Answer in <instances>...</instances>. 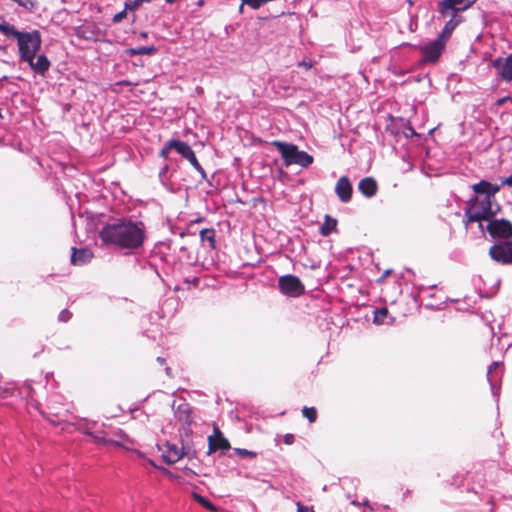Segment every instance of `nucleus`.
I'll list each match as a JSON object with an SVG mask.
<instances>
[{
  "instance_id": "obj_1",
  "label": "nucleus",
  "mask_w": 512,
  "mask_h": 512,
  "mask_svg": "<svg viewBox=\"0 0 512 512\" xmlns=\"http://www.w3.org/2000/svg\"><path fill=\"white\" fill-rule=\"evenodd\" d=\"M99 237L105 244L114 245L121 249L134 250L141 247L145 240L144 225L121 218L107 223L99 232Z\"/></svg>"
},
{
  "instance_id": "obj_2",
  "label": "nucleus",
  "mask_w": 512,
  "mask_h": 512,
  "mask_svg": "<svg viewBox=\"0 0 512 512\" xmlns=\"http://www.w3.org/2000/svg\"><path fill=\"white\" fill-rule=\"evenodd\" d=\"M486 230L492 238L500 239L488 251L490 258L501 265H512V223L507 219L488 221Z\"/></svg>"
},
{
  "instance_id": "obj_3",
  "label": "nucleus",
  "mask_w": 512,
  "mask_h": 512,
  "mask_svg": "<svg viewBox=\"0 0 512 512\" xmlns=\"http://www.w3.org/2000/svg\"><path fill=\"white\" fill-rule=\"evenodd\" d=\"M0 32L7 37H14L17 39L18 50L21 61H28L35 58L37 52L41 48V35L38 30L32 32H20L10 25L8 22L3 21L0 23Z\"/></svg>"
},
{
  "instance_id": "obj_4",
  "label": "nucleus",
  "mask_w": 512,
  "mask_h": 512,
  "mask_svg": "<svg viewBox=\"0 0 512 512\" xmlns=\"http://www.w3.org/2000/svg\"><path fill=\"white\" fill-rule=\"evenodd\" d=\"M272 145L281 154L286 167L299 165L303 168H307L314 161L312 155L308 154L306 151L299 150L298 146L295 144L275 140L272 142Z\"/></svg>"
},
{
  "instance_id": "obj_5",
  "label": "nucleus",
  "mask_w": 512,
  "mask_h": 512,
  "mask_svg": "<svg viewBox=\"0 0 512 512\" xmlns=\"http://www.w3.org/2000/svg\"><path fill=\"white\" fill-rule=\"evenodd\" d=\"M464 213L468 223L489 221L496 215L492 209V201L489 198L479 199L477 196L467 202Z\"/></svg>"
},
{
  "instance_id": "obj_6",
  "label": "nucleus",
  "mask_w": 512,
  "mask_h": 512,
  "mask_svg": "<svg viewBox=\"0 0 512 512\" xmlns=\"http://www.w3.org/2000/svg\"><path fill=\"white\" fill-rule=\"evenodd\" d=\"M278 287L283 295L289 297L297 298L305 294V286L300 278L292 274L281 276L278 280Z\"/></svg>"
},
{
  "instance_id": "obj_7",
  "label": "nucleus",
  "mask_w": 512,
  "mask_h": 512,
  "mask_svg": "<svg viewBox=\"0 0 512 512\" xmlns=\"http://www.w3.org/2000/svg\"><path fill=\"white\" fill-rule=\"evenodd\" d=\"M445 46V41H442V39H439L438 37L427 45L422 46L420 48L422 60L430 63L437 62L442 55Z\"/></svg>"
},
{
  "instance_id": "obj_8",
  "label": "nucleus",
  "mask_w": 512,
  "mask_h": 512,
  "mask_svg": "<svg viewBox=\"0 0 512 512\" xmlns=\"http://www.w3.org/2000/svg\"><path fill=\"white\" fill-rule=\"evenodd\" d=\"M208 448L209 454L218 450L226 451L230 449L229 441L223 436V433L217 426L214 427V434L208 437Z\"/></svg>"
},
{
  "instance_id": "obj_9",
  "label": "nucleus",
  "mask_w": 512,
  "mask_h": 512,
  "mask_svg": "<svg viewBox=\"0 0 512 512\" xmlns=\"http://www.w3.org/2000/svg\"><path fill=\"white\" fill-rule=\"evenodd\" d=\"M335 193L341 202L347 203L353 194L352 184L347 176H341L336 183Z\"/></svg>"
},
{
  "instance_id": "obj_10",
  "label": "nucleus",
  "mask_w": 512,
  "mask_h": 512,
  "mask_svg": "<svg viewBox=\"0 0 512 512\" xmlns=\"http://www.w3.org/2000/svg\"><path fill=\"white\" fill-rule=\"evenodd\" d=\"M492 64L503 80H512V55L506 58H497Z\"/></svg>"
},
{
  "instance_id": "obj_11",
  "label": "nucleus",
  "mask_w": 512,
  "mask_h": 512,
  "mask_svg": "<svg viewBox=\"0 0 512 512\" xmlns=\"http://www.w3.org/2000/svg\"><path fill=\"white\" fill-rule=\"evenodd\" d=\"M464 0H442L439 4V13L442 17L450 16L456 17L459 11H463L469 7L465 5L462 8L457 7L462 4Z\"/></svg>"
},
{
  "instance_id": "obj_12",
  "label": "nucleus",
  "mask_w": 512,
  "mask_h": 512,
  "mask_svg": "<svg viewBox=\"0 0 512 512\" xmlns=\"http://www.w3.org/2000/svg\"><path fill=\"white\" fill-rule=\"evenodd\" d=\"M93 258V253L91 250L87 248L77 249L76 247L72 248L71 254V264L74 266H82L86 263L90 262Z\"/></svg>"
},
{
  "instance_id": "obj_13",
  "label": "nucleus",
  "mask_w": 512,
  "mask_h": 512,
  "mask_svg": "<svg viewBox=\"0 0 512 512\" xmlns=\"http://www.w3.org/2000/svg\"><path fill=\"white\" fill-rule=\"evenodd\" d=\"M358 189L365 197L371 198L376 195L378 191V184L373 177H365L360 180Z\"/></svg>"
},
{
  "instance_id": "obj_14",
  "label": "nucleus",
  "mask_w": 512,
  "mask_h": 512,
  "mask_svg": "<svg viewBox=\"0 0 512 512\" xmlns=\"http://www.w3.org/2000/svg\"><path fill=\"white\" fill-rule=\"evenodd\" d=\"M29 66L31 67V69L36 73V74H39L41 76H44L45 73L49 70L50 68V61L49 59L45 56V55H39L35 61V58H31V60H28L26 61Z\"/></svg>"
},
{
  "instance_id": "obj_15",
  "label": "nucleus",
  "mask_w": 512,
  "mask_h": 512,
  "mask_svg": "<svg viewBox=\"0 0 512 512\" xmlns=\"http://www.w3.org/2000/svg\"><path fill=\"white\" fill-rule=\"evenodd\" d=\"M170 147H173V149L185 159L194 152L188 143L177 139L170 140Z\"/></svg>"
},
{
  "instance_id": "obj_16",
  "label": "nucleus",
  "mask_w": 512,
  "mask_h": 512,
  "mask_svg": "<svg viewBox=\"0 0 512 512\" xmlns=\"http://www.w3.org/2000/svg\"><path fill=\"white\" fill-rule=\"evenodd\" d=\"M86 434L89 435L96 444L113 445V446H117V447L121 446L120 442L107 438L104 432L87 431Z\"/></svg>"
},
{
  "instance_id": "obj_17",
  "label": "nucleus",
  "mask_w": 512,
  "mask_h": 512,
  "mask_svg": "<svg viewBox=\"0 0 512 512\" xmlns=\"http://www.w3.org/2000/svg\"><path fill=\"white\" fill-rule=\"evenodd\" d=\"M460 20H455V17L451 16V19L446 22L441 34L438 36L439 39H442V41H447L457 25L459 24Z\"/></svg>"
},
{
  "instance_id": "obj_18",
  "label": "nucleus",
  "mask_w": 512,
  "mask_h": 512,
  "mask_svg": "<svg viewBox=\"0 0 512 512\" xmlns=\"http://www.w3.org/2000/svg\"><path fill=\"white\" fill-rule=\"evenodd\" d=\"M337 229V220L330 217L329 215L325 216L324 223L320 227V233L323 236H329L333 231Z\"/></svg>"
},
{
  "instance_id": "obj_19",
  "label": "nucleus",
  "mask_w": 512,
  "mask_h": 512,
  "mask_svg": "<svg viewBox=\"0 0 512 512\" xmlns=\"http://www.w3.org/2000/svg\"><path fill=\"white\" fill-rule=\"evenodd\" d=\"M393 318L389 317V310L386 307L377 309L374 312V323L377 324H389L392 323Z\"/></svg>"
},
{
  "instance_id": "obj_20",
  "label": "nucleus",
  "mask_w": 512,
  "mask_h": 512,
  "mask_svg": "<svg viewBox=\"0 0 512 512\" xmlns=\"http://www.w3.org/2000/svg\"><path fill=\"white\" fill-rule=\"evenodd\" d=\"M490 188H491V183L486 180H481L478 183H475L472 185V190L476 194H483V195H485L484 198H489V199H490Z\"/></svg>"
},
{
  "instance_id": "obj_21",
  "label": "nucleus",
  "mask_w": 512,
  "mask_h": 512,
  "mask_svg": "<svg viewBox=\"0 0 512 512\" xmlns=\"http://www.w3.org/2000/svg\"><path fill=\"white\" fill-rule=\"evenodd\" d=\"M163 458L167 464H174L181 458V452L176 446H173L168 449V451L163 455Z\"/></svg>"
},
{
  "instance_id": "obj_22",
  "label": "nucleus",
  "mask_w": 512,
  "mask_h": 512,
  "mask_svg": "<svg viewBox=\"0 0 512 512\" xmlns=\"http://www.w3.org/2000/svg\"><path fill=\"white\" fill-rule=\"evenodd\" d=\"M200 238L201 240L209 242V245L211 248H215L216 246V240H215V230L214 229H202L200 231Z\"/></svg>"
},
{
  "instance_id": "obj_23",
  "label": "nucleus",
  "mask_w": 512,
  "mask_h": 512,
  "mask_svg": "<svg viewBox=\"0 0 512 512\" xmlns=\"http://www.w3.org/2000/svg\"><path fill=\"white\" fill-rule=\"evenodd\" d=\"M192 496L204 508H206V509H208L210 511H216L217 510L216 507L214 506V504L211 503L207 498L199 495L198 493H193Z\"/></svg>"
},
{
  "instance_id": "obj_24",
  "label": "nucleus",
  "mask_w": 512,
  "mask_h": 512,
  "mask_svg": "<svg viewBox=\"0 0 512 512\" xmlns=\"http://www.w3.org/2000/svg\"><path fill=\"white\" fill-rule=\"evenodd\" d=\"M302 415L310 422L314 423L317 420V410L315 407H303Z\"/></svg>"
},
{
  "instance_id": "obj_25",
  "label": "nucleus",
  "mask_w": 512,
  "mask_h": 512,
  "mask_svg": "<svg viewBox=\"0 0 512 512\" xmlns=\"http://www.w3.org/2000/svg\"><path fill=\"white\" fill-rule=\"evenodd\" d=\"M155 52V48L153 46H140L138 48L130 49L131 55H151Z\"/></svg>"
},
{
  "instance_id": "obj_26",
  "label": "nucleus",
  "mask_w": 512,
  "mask_h": 512,
  "mask_svg": "<svg viewBox=\"0 0 512 512\" xmlns=\"http://www.w3.org/2000/svg\"><path fill=\"white\" fill-rule=\"evenodd\" d=\"M186 160L205 178V170L197 160L195 153L193 152Z\"/></svg>"
},
{
  "instance_id": "obj_27",
  "label": "nucleus",
  "mask_w": 512,
  "mask_h": 512,
  "mask_svg": "<svg viewBox=\"0 0 512 512\" xmlns=\"http://www.w3.org/2000/svg\"><path fill=\"white\" fill-rule=\"evenodd\" d=\"M235 454L242 457V458H245V457H248V458H255L257 456V453L254 452V451H250V450H247V449H241V448H236L234 450Z\"/></svg>"
},
{
  "instance_id": "obj_28",
  "label": "nucleus",
  "mask_w": 512,
  "mask_h": 512,
  "mask_svg": "<svg viewBox=\"0 0 512 512\" xmlns=\"http://www.w3.org/2000/svg\"><path fill=\"white\" fill-rule=\"evenodd\" d=\"M124 6L127 10L135 11L141 6V3L140 0H128L125 2Z\"/></svg>"
},
{
  "instance_id": "obj_29",
  "label": "nucleus",
  "mask_w": 512,
  "mask_h": 512,
  "mask_svg": "<svg viewBox=\"0 0 512 512\" xmlns=\"http://www.w3.org/2000/svg\"><path fill=\"white\" fill-rule=\"evenodd\" d=\"M173 149V147H170V141L166 143V145L160 150L159 156L163 159H167L169 152Z\"/></svg>"
},
{
  "instance_id": "obj_30",
  "label": "nucleus",
  "mask_w": 512,
  "mask_h": 512,
  "mask_svg": "<svg viewBox=\"0 0 512 512\" xmlns=\"http://www.w3.org/2000/svg\"><path fill=\"white\" fill-rule=\"evenodd\" d=\"M127 16V9L124 8L123 11L121 12H118L116 13L114 16H113V22L114 23H119L121 22L125 17Z\"/></svg>"
},
{
  "instance_id": "obj_31",
  "label": "nucleus",
  "mask_w": 512,
  "mask_h": 512,
  "mask_svg": "<svg viewBox=\"0 0 512 512\" xmlns=\"http://www.w3.org/2000/svg\"><path fill=\"white\" fill-rule=\"evenodd\" d=\"M72 314L67 309L62 310L59 313V320L63 322H67L71 318Z\"/></svg>"
},
{
  "instance_id": "obj_32",
  "label": "nucleus",
  "mask_w": 512,
  "mask_h": 512,
  "mask_svg": "<svg viewBox=\"0 0 512 512\" xmlns=\"http://www.w3.org/2000/svg\"><path fill=\"white\" fill-rule=\"evenodd\" d=\"M501 185L492 184L490 188V199L491 201L495 198V195L500 191Z\"/></svg>"
},
{
  "instance_id": "obj_33",
  "label": "nucleus",
  "mask_w": 512,
  "mask_h": 512,
  "mask_svg": "<svg viewBox=\"0 0 512 512\" xmlns=\"http://www.w3.org/2000/svg\"><path fill=\"white\" fill-rule=\"evenodd\" d=\"M297 512H315L312 507L304 506L300 502H297Z\"/></svg>"
},
{
  "instance_id": "obj_34",
  "label": "nucleus",
  "mask_w": 512,
  "mask_h": 512,
  "mask_svg": "<svg viewBox=\"0 0 512 512\" xmlns=\"http://www.w3.org/2000/svg\"><path fill=\"white\" fill-rule=\"evenodd\" d=\"M294 441H295V437H294L293 434L288 433V434H286L284 436V443L285 444L292 445L294 443Z\"/></svg>"
},
{
  "instance_id": "obj_35",
  "label": "nucleus",
  "mask_w": 512,
  "mask_h": 512,
  "mask_svg": "<svg viewBox=\"0 0 512 512\" xmlns=\"http://www.w3.org/2000/svg\"><path fill=\"white\" fill-rule=\"evenodd\" d=\"M313 66L312 62L310 60L306 61V60H303L301 62L298 63V67H303L307 70L311 69Z\"/></svg>"
},
{
  "instance_id": "obj_36",
  "label": "nucleus",
  "mask_w": 512,
  "mask_h": 512,
  "mask_svg": "<svg viewBox=\"0 0 512 512\" xmlns=\"http://www.w3.org/2000/svg\"><path fill=\"white\" fill-rule=\"evenodd\" d=\"M501 185L502 186H508V187H512V174L506 178H503L501 180Z\"/></svg>"
},
{
  "instance_id": "obj_37",
  "label": "nucleus",
  "mask_w": 512,
  "mask_h": 512,
  "mask_svg": "<svg viewBox=\"0 0 512 512\" xmlns=\"http://www.w3.org/2000/svg\"><path fill=\"white\" fill-rule=\"evenodd\" d=\"M498 363L497 362H493L490 366H489V369H488V375L492 373V371L494 369H497L498 368Z\"/></svg>"
},
{
  "instance_id": "obj_38",
  "label": "nucleus",
  "mask_w": 512,
  "mask_h": 512,
  "mask_svg": "<svg viewBox=\"0 0 512 512\" xmlns=\"http://www.w3.org/2000/svg\"><path fill=\"white\" fill-rule=\"evenodd\" d=\"M157 362L160 364V365H164L166 364V359L163 358V357H157Z\"/></svg>"
},
{
  "instance_id": "obj_39",
  "label": "nucleus",
  "mask_w": 512,
  "mask_h": 512,
  "mask_svg": "<svg viewBox=\"0 0 512 512\" xmlns=\"http://www.w3.org/2000/svg\"><path fill=\"white\" fill-rule=\"evenodd\" d=\"M244 4H245V3H243V2H242V3H241V5H240V7H239V11H240L241 13L243 12Z\"/></svg>"
},
{
  "instance_id": "obj_40",
  "label": "nucleus",
  "mask_w": 512,
  "mask_h": 512,
  "mask_svg": "<svg viewBox=\"0 0 512 512\" xmlns=\"http://www.w3.org/2000/svg\"><path fill=\"white\" fill-rule=\"evenodd\" d=\"M150 1H151V0H140V3H141V4H142V3H144V2L149 3Z\"/></svg>"
},
{
  "instance_id": "obj_41",
  "label": "nucleus",
  "mask_w": 512,
  "mask_h": 512,
  "mask_svg": "<svg viewBox=\"0 0 512 512\" xmlns=\"http://www.w3.org/2000/svg\"><path fill=\"white\" fill-rule=\"evenodd\" d=\"M167 3H173L175 0H165Z\"/></svg>"
}]
</instances>
